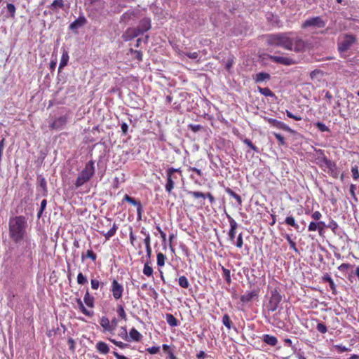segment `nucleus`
Segmentation results:
<instances>
[{
    "instance_id": "25",
    "label": "nucleus",
    "mask_w": 359,
    "mask_h": 359,
    "mask_svg": "<svg viewBox=\"0 0 359 359\" xmlns=\"http://www.w3.org/2000/svg\"><path fill=\"white\" fill-rule=\"evenodd\" d=\"M86 23V19L83 16H79L72 23L70 24L69 28L71 29H77L83 26Z\"/></svg>"
},
{
    "instance_id": "48",
    "label": "nucleus",
    "mask_w": 359,
    "mask_h": 359,
    "mask_svg": "<svg viewBox=\"0 0 359 359\" xmlns=\"http://www.w3.org/2000/svg\"><path fill=\"white\" fill-rule=\"evenodd\" d=\"M39 186L43 190V195L46 196L48 194L47 183L45 178L42 177L39 180Z\"/></svg>"
},
{
    "instance_id": "44",
    "label": "nucleus",
    "mask_w": 359,
    "mask_h": 359,
    "mask_svg": "<svg viewBox=\"0 0 359 359\" xmlns=\"http://www.w3.org/2000/svg\"><path fill=\"white\" fill-rule=\"evenodd\" d=\"M284 238L287 241V242L289 243L290 244V248H292V250H294V251L297 253H299V250L296 247V243L291 238V236L289 234H285L284 236Z\"/></svg>"
},
{
    "instance_id": "9",
    "label": "nucleus",
    "mask_w": 359,
    "mask_h": 359,
    "mask_svg": "<svg viewBox=\"0 0 359 359\" xmlns=\"http://www.w3.org/2000/svg\"><path fill=\"white\" fill-rule=\"evenodd\" d=\"M250 290L248 291V304L250 303V306L256 305L258 306L260 287L257 284H253L250 285Z\"/></svg>"
},
{
    "instance_id": "37",
    "label": "nucleus",
    "mask_w": 359,
    "mask_h": 359,
    "mask_svg": "<svg viewBox=\"0 0 359 359\" xmlns=\"http://www.w3.org/2000/svg\"><path fill=\"white\" fill-rule=\"evenodd\" d=\"M258 90L262 95L266 97H276L274 93H273L269 88H261L258 86Z\"/></svg>"
},
{
    "instance_id": "61",
    "label": "nucleus",
    "mask_w": 359,
    "mask_h": 359,
    "mask_svg": "<svg viewBox=\"0 0 359 359\" xmlns=\"http://www.w3.org/2000/svg\"><path fill=\"white\" fill-rule=\"evenodd\" d=\"M351 172H352V175H353V178L355 180H358L359 179V171H358V168L357 165L352 167Z\"/></svg>"
},
{
    "instance_id": "17",
    "label": "nucleus",
    "mask_w": 359,
    "mask_h": 359,
    "mask_svg": "<svg viewBox=\"0 0 359 359\" xmlns=\"http://www.w3.org/2000/svg\"><path fill=\"white\" fill-rule=\"evenodd\" d=\"M252 78L256 83H262L270 81L271 75L269 73L262 72L253 75Z\"/></svg>"
},
{
    "instance_id": "12",
    "label": "nucleus",
    "mask_w": 359,
    "mask_h": 359,
    "mask_svg": "<svg viewBox=\"0 0 359 359\" xmlns=\"http://www.w3.org/2000/svg\"><path fill=\"white\" fill-rule=\"evenodd\" d=\"M264 119L273 127L283 130L289 132L291 134H295L296 132L291 129L289 126L285 124L283 122L278 121L272 118L264 117Z\"/></svg>"
},
{
    "instance_id": "32",
    "label": "nucleus",
    "mask_w": 359,
    "mask_h": 359,
    "mask_svg": "<svg viewBox=\"0 0 359 359\" xmlns=\"http://www.w3.org/2000/svg\"><path fill=\"white\" fill-rule=\"evenodd\" d=\"M136 18V13L134 11H127L124 13L121 18L122 22H128L130 20H134Z\"/></svg>"
},
{
    "instance_id": "56",
    "label": "nucleus",
    "mask_w": 359,
    "mask_h": 359,
    "mask_svg": "<svg viewBox=\"0 0 359 359\" xmlns=\"http://www.w3.org/2000/svg\"><path fill=\"white\" fill-rule=\"evenodd\" d=\"M250 150L255 151L257 154H260V150L258 147H257L251 141L248 140V154L250 153Z\"/></svg>"
},
{
    "instance_id": "18",
    "label": "nucleus",
    "mask_w": 359,
    "mask_h": 359,
    "mask_svg": "<svg viewBox=\"0 0 359 359\" xmlns=\"http://www.w3.org/2000/svg\"><path fill=\"white\" fill-rule=\"evenodd\" d=\"M188 194L192 196L195 198H202L203 199L208 198L211 203L215 202V198L210 193L203 194L200 191H189Z\"/></svg>"
},
{
    "instance_id": "53",
    "label": "nucleus",
    "mask_w": 359,
    "mask_h": 359,
    "mask_svg": "<svg viewBox=\"0 0 359 359\" xmlns=\"http://www.w3.org/2000/svg\"><path fill=\"white\" fill-rule=\"evenodd\" d=\"M8 12L10 13L11 18H15V6L13 4H7L6 5Z\"/></svg>"
},
{
    "instance_id": "50",
    "label": "nucleus",
    "mask_w": 359,
    "mask_h": 359,
    "mask_svg": "<svg viewBox=\"0 0 359 359\" xmlns=\"http://www.w3.org/2000/svg\"><path fill=\"white\" fill-rule=\"evenodd\" d=\"M90 285H91V288L93 290H97L100 286H103L104 285V283L100 282L96 278H92L90 280Z\"/></svg>"
},
{
    "instance_id": "36",
    "label": "nucleus",
    "mask_w": 359,
    "mask_h": 359,
    "mask_svg": "<svg viewBox=\"0 0 359 359\" xmlns=\"http://www.w3.org/2000/svg\"><path fill=\"white\" fill-rule=\"evenodd\" d=\"M352 268H355V265L348 263H343L338 266V269L340 271L347 273L352 269Z\"/></svg>"
},
{
    "instance_id": "13",
    "label": "nucleus",
    "mask_w": 359,
    "mask_h": 359,
    "mask_svg": "<svg viewBox=\"0 0 359 359\" xmlns=\"http://www.w3.org/2000/svg\"><path fill=\"white\" fill-rule=\"evenodd\" d=\"M123 201L136 206L137 208V219L140 220L142 218V214L143 212V207L140 201H137L134 198L130 196L128 194H126L123 197Z\"/></svg>"
},
{
    "instance_id": "35",
    "label": "nucleus",
    "mask_w": 359,
    "mask_h": 359,
    "mask_svg": "<svg viewBox=\"0 0 359 359\" xmlns=\"http://www.w3.org/2000/svg\"><path fill=\"white\" fill-rule=\"evenodd\" d=\"M118 336L122 339L129 341L128 332L125 326H122L119 328Z\"/></svg>"
},
{
    "instance_id": "19",
    "label": "nucleus",
    "mask_w": 359,
    "mask_h": 359,
    "mask_svg": "<svg viewBox=\"0 0 359 359\" xmlns=\"http://www.w3.org/2000/svg\"><path fill=\"white\" fill-rule=\"evenodd\" d=\"M151 28V20L148 18H144L140 21L137 29L141 32V34H143L145 32H147Z\"/></svg>"
},
{
    "instance_id": "5",
    "label": "nucleus",
    "mask_w": 359,
    "mask_h": 359,
    "mask_svg": "<svg viewBox=\"0 0 359 359\" xmlns=\"http://www.w3.org/2000/svg\"><path fill=\"white\" fill-rule=\"evenodd\" d=\"M315 151L316 153H318L320 155H322V157H320V161H322L325 165L328 168V172L329 174L333 177L334 178H337L338 175L339 174V170L334 162H332L330 159H328L324 154V151L320 149H315Z\"/></svg>"
},
{
    "instance_id": "26",
    "label": "nucleus",
    "mask_w": 359,
    "mask_h": 359,
    "mask_svg": "<svg viewBox=\"0 0 359 359\" xmlns=\"http://www.w3.org/2000/svg\"><path fill=\"white\" fill-rule=\"evenodd\" d=\"M322 279H323V282L328 283L332 291V293L334 294H337L336 285H335L332 278H331V276L328 273H325L322 277Z\"/></svg>"
},
{
    "instance_id": "57",
    "label": "nucleus",
    "mask_w": 359,
    "mask_h": 359,
    "mask_svg": "<svg viewBox=\"0 0 359 359\" xmlns=\"http://www.w3.org/2000/svg\"><path fill=\"white\" fill-rule=\"evenodd\" d=\"M316 329H317V330H318L319 332H320V333H322V334H325V333H326V332H327V326H326L324 323H318V325H317V326H316Z\"/></svg>"
},
{
    "instance_id": "64",
    "label": "nucleus",
    "mask_w": 359,
    "mask_h": 359,
    "mask_svg": "<svg viewBox=\"0 0 359 359\" xmlns=\"http://www.w3.org/2000/svg\"><path fill=\"white\" fill-rule=\"evenodd\" d=\"M355 189H356V185L353 184H351L350 189H349L350 194H351V196L353 197V200L357 202L358 201V198H357V197L355 196Z\"/></svg>"
},
{
    "instance_id": "38",
    "label": "nucleus",
    "mask_w": 359,
    "mask_h": 359,
    "mask_svg": "<svg viewBox=\"0 0 359 359\" xmlns=\"http://www.w3.org/2000/svg\"><path fill=\"white\" fill-rule=\"evenodd\" d=\"M162 348L165 353L168 355V359H177V357L174 355L173 351L168 344H163Z\"/></svg>"
},
{
    "instance_id": "63",
    "label": "nucleus",
    "mask_w": 359,
    "mask_h": 359,
    "mask_svg": "<svg viewBox=\"0 0 359 359\" xmlns=\"http://www.w3.org/2000/svg\"><path fill=\"white\" fill-rule=\"evenodd\" d=\"M188 171L189 172H194L195 173L197 174V175H198L199 177H202L203 175V173L202 172V170L201 169H198L197 168H195V167H191V166H189L188 168Z\"/></svg>"
},
{
    "instance_id": "40",
    "label": "nucleus",
    "mask_w": 359,
    "mask_h": 359,
    "mask_svg": "<svg viewBox=\"0 0 359 359\" xmlns=\"http://www.w3.org/2000/svg\"><path fill=\"white\" fill-rule=\"evenodd\" d=\"M154 270L153 268L149 265V262H147L144 264L143 268V273L147 277L153 276Z\"/></svg>"
},
{
    "instance_id": "21",
    "label": "nucleus",
    "mask_w": 359,
    "mask_h": 359,
    "mask_svg": "<svg viewBox=\"0 0 359 359\" xmlns=\"http://www.w3.org/2000/svg\"><path fill=\"white\" fill-rule=\"evenodd\" d=\"M95 348L98 353L103 355H106L109 352V347L107 344L102 341L96 343Z\"/></svg>"
},
{
    "instance_id": "22",
    "label": "nucleus",
    "mask_w": 359,
    "mask_h": 359,
    "mask_svg": "<svg viewBox=\"0 0 359 359\" xmlns=\"http://www.w3.org/2000/svg\"><path fill=\"white\" fill-rule=\"evenodd\" d=\"M100 325L102 327L104 332L112 333V327L110 326V321L107 316H102L100 319Z\"/></svg>"
},
{
    "instance_id": "8",
    "label": "nucleus",
    "mask_w": 359,
    "mask_h": 359,
    "mask_svg": "<svg viewBox=\"0 0 359 359\" xmlns=\"http://www.w3.org/2000/svg\"><path fill=\"white\" fill-rule=\"evenodd\" d=\"M325 26V22L319 16L313 17L306 20L302 25V28L308 27L323 28Z\"/></svg>"
},
{
    "instance_id": "3",
    "label": "nucleus",
    "mask_w": 359,
    "mask_h": 359,
    "mask_svg": "<svg viewBox=\"0 0 359 359\" xmlns=\"http://www.w3.org/2000/svg\"><path fill=\"white\" fill-rule=\"evenodd\" d=\"M166 182L165 184V191L168 194H171L175 188V182L180 177H182V172L180 168H174L170 167L166 170Z\"/></svg>"
},
{
    "instance_id": "45",
    "label": "nucleus",
    "mask_w": 359,
    "mask_h": 359,
    "mask_svg": "<svg viewBox=\"0 0 359 359\" xmlns=\"http://www.w3.org/2000/svg\"><path fill=\"white\" fill-rule=\"evenodd\" d=\"M144 243L145 248H146L147 257L149 259H150V257L151 256V252H152L151 247V239L150 240L144 239Z\"/></svg>"
},
{
    "instance_id": "15",
    "label": "nucleus",
    "mask_w": 359,
    "mask_h": 359,
    "mask_svg": "<svg viewBox=\"0 0 359 359\" xmlns=\"http://www.w3.org/2000/svg\"><path fill=\"white\" fill-rule=\"evenodd\" d=\"M142 34L137 27H129L123 34L122 39L125 41H129Z\"/></svg>"
},
{
    "instance_id": "55",
    "label": "nucleus",
    "mask_w": 359,
    "mask_h": 359,
    "mask_svg": "<svg viewBox=\"0 0 359 359\" xmlns=\"http://www.w3.org/2000/svg\"><path fill=\"white\" fill-rule=\"evenodd\" d=\"M222 269L223 272V277L226 280V282L229 283L231 280L230 270L224 268V266H222Z\"/></svg>"
},
{
    "instance_id": "7",
    "label": "nucleus",
    "mask_w": 359,
    "mask_h": 359,
    "mask_svg": "<svg viewBox=\"0 0 359 359\" xmlns=\"http://www.w3.org/2000/svg\"><path fill=\"white\" fill-rule=\"evenodd\" d=\"M124 288L123 285L118 283V280L114 278L111 281L110 292L115 300H119L122 298Z\"/></svg>"
},
{
    "instance_id": "60",
    "label": "nucleus",
    "mask_w": 359,
    "mask_h": 359,
    "mask_svg": "<svg viewBox=\"0 0 359 359\" xmlns=\"http://www.w3.org/2000/svg\"><path fill=\"white\" fill-rule=\"evenodd\" d=\"M160 351V347L159 346H151V347H149L147 348V351L151 354V355H154V354H156L159 352Z\"/></svg>"
},
{
    "instance_id": "14",
    "label": "nucleus",
    "mask_w": 359,
    "mask_h": 359,
    "mask_svg": "<svg viewBox=\"0 0 359 359\" xmlns=\"http://www.w3.org/2000/svg\"><path fill=\"white\" fill-rule=\"evenodd\" d=\"M67 116H61L55 118L52 123H50V128L51 130H61L62 129L67 123Z\"/></svg>"
},
{
    "instance_id": "59",
    "label": "nucleus",
    "mask_w": 359,
    "mask_h": 359,
    "mask_svg": "<svg viewBox=\"0 0 359 359\" xmlns=\"http://www.w3.org/2000/svg\"><path fill=\"white\" fill-rule=\"evenodd\" d=\"M227 193L231 196L232 197H233L236 201H237V203L238 204H241V197L237 194H236L234 191H233L231 189H228L226 190Z\"/></svg>"
},
{
    "instance_id": "29",
    "label": "nucleus",
    "mask_w": 359,
    "mask_h": 359,
    "mask_svg": "<svg viewBox=\"0 0 359 359\" xmlns=\"http://www.w3.org/2000/svg\"><path fill=\"white\" fill-rule=\"evenodd\" d=\"M117 229V224L116 223H114L112 227L108 231L104 232V231H100V233L105 237L106 240H109L110 238H111L116 234Z\"/></svg>"
},
{
    "instance_id": "39",
    "label": "nucleus",
    "mask_w": 359,
    "mask_h": 359,
    "mask_svg": "<svg viewBox=\"0 0 359 359\" xmlns=\"http://www.w3.org/2000/svg\"><path fill=\"white\" fill-rule=\"evenodd\" d=\"M157 266L158 267H163L165 265L166 260L165 255L162 252H158L156 255Z\"/></svg>"
},
{
    "instance_id": "2",
    "label": "nucleus",
    "mask_w": 359,
    "mask_h": 359,
    "mask_svg": "<svg viewBox=\"0 0 359 359\" xmlns=\"http://www.w3.org/2000/svg\"><path fill=\"white\" fill-rule=\"evenodd\" d=\"M289 32L270 34L266 36L268 46L282 47L287 50H292L293 38L290 37Z\"/></svg>"
},
{
    "instance_id": "51",
    "label": "nucleus",
    "mask_w": 359,
    "mask_h": 359,
    "mask_svg": "<svg viewBox=\"0 0 359 359\" xmlns=\"http://www.w3.org/2000/svg\"><path fill=\"white\" fill-rule=\"evenodd\" d=\"M109 341H110L111 343H113L114 345H116V346H118V348H121V349H124L126 348L127 346H128V344H126V343H123L122 341H116V339H111V338H108Z\"/></svg>"
},
{
    "instance_id": "11",
    "label": "nucleus",
    "mask_w": 359,
    "mask_h": 359,
    "mask_svg": "<svg viewBox=\"0 0 359 359\" xmlns=\"http://www.w3.org/2000/svg\"><path fill=\"white\" fill-rule=\"evenodd\" d=\"M267 57L269 60H271L273 62L283 65L285 66H290L295 65L297 63L295 60L287 57L268 55Z\"/></svg>"
},
{
    "instance_id": "52",
    "label": "nucleus",
    "mask_w": 359,
    "mask_h": 359,
    "mask_svg": "<svg viewBox=\"0 0 359 359\" xmlns=\"http://www.w3.org/2000/svg\"><path fill=\"white\" fill-rule=\"evenodd\" d=\"M88 283L86 277L81 273H79L77 276V283L79 285H84Z\"/></svg>"
},
{
    "instance_id": "10",
    "label": "nucleus",
    "mask_w": 359,
    "mask_h": 359,
    "mask_svg": "<svg viewBox=\"0 0 359 359\" xmlns=\"http://www.w3.org/2000/svg\"><path fill=\"white\" fill-rule=\"evenodd\" d=\"M282 300V296L279 294V292L276 290H272L271 292V297L268 305V310L271 311H275L279 303Z\"/></svg>"
},
{
    "instance_id": "24",
    "label": "nucleus",
    "mask_w": 359,
    "mask_h": 359,
    "mask_svg": "<svg viewBox=\"0 0 359 359\" xmlns=\"http://www.w3.org/2000/svg\"><path fill=\"white\" fill-rule=\"evenodd\" d=\"M69 58V57L68 51L65 49H63L62 57L60 59V62L59 67H58L59 72H60L62 69L67 65Z\"/></svg>"
},
{
    "instance_id": "54",
    "label": "nucleus",
    "mask_w": 359,
    "mask_h": 359,
    "mask_svg": "<svg viewBox=\"0 0 359 359\" xmlns=\"http://www.w3.org/2000/svg\"><path fill=\"white\" fill-rule=\"evenodd\" d=\"M222 323L228 328V329H230L231 328V320L230 319V317L227 315V314H225L223 318H222Z\"/></svg>"
},
{
    "instance_id": "23",
    "label": "nucleus",
    "mask_w": 359,
    "mask_h": 359,
    "mask_svg": "<svg viewBox=\"0 0 359 359\" xmlns=\"http://www.w3.org/2000/svg\"><path fill=\"white\" fill-rule=\"evenodd\" d=\"M128 337L129 341H140L142 339V334L136 328L133 327L129 332Z\"/></svg>"
},
{
    "instance_id": "47",
    "label": "nucleus",
    "mask_w": 359,
    "mask_h": 359,
    "mask_svg": "<svg viewBox=\"0 0 359 359\" xmlns=\"http://www.w3.org/2000/svg\"><path fill=\"white\" fill-rule=\"evenodd\" d=\"M314 126L320 131V132H330V130L327 126H325L323 123L320 121H318L314 123Z\"/></svg>"
},
{
    "instance_id": "46",
    "label": "nucleus",
    "mask_w": 359,
    "mask_h": 359,
    "mask_svg": "<svg viewBox=\"0 0 359 359\" xmlns=\"http://www.w3.org/2000/svg\"><path fill=\"white\" fill-rule=\"evenodd\" d=\"M129 51H130V53H131L135 55V57H134L135 59H136L139 62H142V60H143V54H142V52L141 50H133V48H130L129 50Z\"/></svg>"
},
{
    "instance_id": "30",
    "label": "nucleus",
    "mask_w": 359,
    "mask_h": 359,
    "mask_svg": "<svg viewBox=\"0 0 359 359\" xmlns=\"http://www.w3.org/2000/svg\"><path fill=\"white\" fill-rule=\"evenodd\" d=\"M263 341L268 345L275 346L278 343V339L272 335L264 334L263 335Z\"/></svg>"
},
{
    "instance_id": "6",
    "label": "nucleus",
    "mask_w": 359,
    "mask_h": 359,
    "mask_svg": "<svg viewBox=\"0 0 359 359\" xmlns=\"http://www.w3.org/2000/svg\"><path fill=\"white\" fill-rule=\"evenodd\" d=\"M357 39L355 36L350 34H345L344 39L341 42H338L337 50L340 53L348 51L350 48L355 43Z\"/></svg>"
},
{
    "instance_id": "31",
    "label": "nucleus",
    "mask_w": 359,
    "mask_h": 359,
    "mask_svg": "<svg viewBox=\"0 0 359 359\" xmlns=\"http://www.w3.org/2000/svg\"><path fill=\"white\" fill-rule=\"evenodd\" d=\"M165 320L168 324L171 327H176L179 324L178 320L171 313L165 315Z\"/></svg>"
},
{
    "instance_id": "1",
    "label": "nucleus",
    "mask_w": 359,
    "mask_h": 359,
    "mask_svg": "<svg viewBox=\"0 0 359 359\" xmlns=\"http://www.w3.org/2000/svg\"><path fill=\"white\" fill-rule=\"evenodd\" d=\"M27 220L23 215L11 217L8 221L10 238L15 243H20L27 235Z\"/></svg>"
},
{
    "instance_id": "58",
    "label": "nucleus",
    "mask_w": 359,
    "mask_h": 359,
    "mask_svg": "<svg viewBox=\"0 0 359 359\" xmlns=\"http://www.w3.org/2000/svg\"><path fill=\"white\" fill-rule=\"evenodd\" d=\"M273 134L275 136V137L277 139V140L278 141L279 145H285V137L282 135L277 133H273Z\"/></svg>"
},
{
    "instance_id": "42",
    "label": "nucleus",
    "mask_w": 359,
    "mask_h": 359,
    "mask_svg": "<svg viewBox=\"0 0 359 359\" xmlns=\"http://www.w3.org/2000/svg\"><path fill=\"white\" fill-rule=\"evenodd\" d=\"M179 285L184 289H187L189 287V282L187 278L185 276H181L178 279Z\"/></svg>"
},
{
    "instance_id": "33",
    "label": "nucleus",
    "mask_w": 359,
    "mask_h": 359,
    "mask_svg": "<svg viewBox=\"0 0 359 359\" xmlns=\"http://www.w3.org/2000/svg\"><path fill=\"white\" fill-rule=\"evenodd\" d=\"M116 313L118 317H120L124 321L127 320V314L125 311L124 307L122 304H117Z\"/></svg>"
},
{
    "instance_id": "20",
    "label": "nucleus",
    "mask_w": 359,
    "mask_h": 359,
    "mask_svg": "<svg viewBox=\"0 0 359 359\" xmlns=\"http://www.w3.org/2000/svg\"><path fill=\"white\" fill-rule=\"evenodd\" d=\"M346 278L351 283H353L356 280L359 281V266L355 269L352 268V269L348 272Z\"/></svg>"
},
{
    "instance_id": "43",
    "label": "nucleus",
    "mask_w": 359,
    "mask_h": 359,
    "mask_svg": "<svg viewBox=\"0 0 359 359\" xmlns=\"http://www.w3.org/2000/svg\"><path fill=\"white\" fill-rule=\"evenodd\" d=\"M285 223L289 226H291L296 229L297 231L299 230V225L295 222V219L292 216H288L285 219Z\"/></svg>"
},
{
    "instance_id": "34",
    "label": "nucleus",
    "mask_w": 359,
    "mask_h": 359,
    "mask_svg": "<svg viewBox=\"0 0 359 359\" xmlns=\"http://www.w3.org/2000/svg\"><path fill=\"white\" fill-rule=\"evenodd\" d=\"M63 7L64 0H54L49 6V8L53 11H57V9L62 8Z\"/></svg>"
},
{
    "instance_id": "16",
    "label": "nucleus",
    "mask_w": 359,
    "mask_h": 359,
    "mask_svg": "<svg viewBox=\"0 0 359 359\" xmlns=\"http://www.w3.org/2000/svg\"><path fill=\"white\" fill-rule=\"evenodd\" d=\"M307 43L299 37L293 39L292 50L295 53H303L306 50Z\"/></svg>"
},
{
    "instance_id": "49",
    "label": "nucleus",
    "mask_w": 359,
    "mask_h": 359,
    "mask_svg": "<svg viewBox=\"0 0 359 359\" xmlns=\"http://www.w3.org/2000/svg\"><path fill=\"white\" fill-rule=\"evenodd\" d=\"M236 228V223L234 221L231 222V229L229 233V237L232 241H233V240L235 238Z\"/></svg>"
},
{
    "instance_id": "27",
    "label": "nucleus",
    "mask_w": 359,
    "mask_h": 359,
    "mask_svg": "<svg viewBox=\"0 0 359 359\" xmlns=\"http://www.w3.org/2000/svg\"><path fill=\"white\" fill-rule=\"evenodd\" d=\"M76 302L78 304V307L80 310V311L84 314L85 316L88 317H92L94 314V312L93 311L88 310L83 305V302L81 300V299H77Z\"/></svg>"
},
{
    "instance_id": "28",
    "label": "nucleus",
    "mask_w": 359,
    "mask_h": 359,
    "mask_svg": "<svg viewBox=\"0 0 359 359\" xmlns=\"http://www.w3.org/2000/svg\"><path fill=\"white\" fill-rule=\"evenodd\" d=\"M83 302H85L86 306L90 308H93L95 306V298L93 296L90 294L88 290H87L85 293Z\"/></svg>"
},
{
    "instance_id": "41",
    "label": "nucleus",
    "mask_w": 359,
    "mask_h": 359,
    "mask_svg": "<svg viewBox=\"0 0 359 359\" xmlns=\"http://www.w3.org/2000/svg\"><path fill=\"white\" fill-rule=\"evenodd\" d=\"M86 258H89L93 262H95L97 259V255L92 250H88L85 255L82 254V255H81V259L83 261Z\"/></svg>"
},
{
    "instance_id": "4",
    "label": "nucleus",
    "mask_w": 359,
    "mask_h": 359,
    "mask_svg": "<svg viewBox=\"0 0 359 359\" xmlns=\"http://www.w3.org/2000/svg\"><path fill=\"white\" fill-rule=\"evenodd\" d=\"M95 162L93 160L89 161L85 165L84 168L80 172L76 178L74 185L79 188L88 182L95 173Z\"/></svg>"
},
{
    "instance_id": "62",
    "label": "nucleus",
    "mask_w": 359,
    "mask_h": 359,
    "mask_svg": "<svg viewBox=\"0 0 359 359\" xmlns=\"http://www.w3.org/2000/svg\"><path fill=\"white\" fill-rule=\"evenodd\" d=\"M327 228L332 229L335 233L336 229L338 228V224L334 220H331L330 224L327 225Z\"/></svg>"
}]
</instances>
